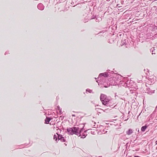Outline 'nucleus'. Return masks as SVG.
Returning a JSON list of instances; mask_svg holds the SVG:
<instances>
[{
  "label": "nucleus",
  "mask_w": 157,
  "mask_h": 157,
  "mask_svg": "<svg viewBox=\"0 0 157 157\" xmlns=\"http://www.w3.org/2000/svg\"><path fill=\"white\" fill-rule=\"evenodd\" d=\"M100 99L103 105L109 107H110V106L112 105L110 100L106 95L102 94H101Z\"/></svg>",
  "instance_id": "nucleus-1"
},
{
  "label": "nucleus",
  "mask_w": 157,
  "mask_h": 157,
  "mask_svg": "<svg viewBox=\"0 0 157 157\" xmlns=\"http://www.w3.org/2000/svg\"><path fill=\"white\" fill-rule=\"evenodd\" d=\"M68 134L69 135H73L74 134L79 136V132H77L76 127H73L72 128H69L67 129Z\"/></svg>",
  "instance_id": "nucleus-2"
},
{
  "label": "nucleus",
  "mask_w": 157,
  "mask_h": 157,
  "mask_svg": "<svg viewBox=\"0 0 157 157\" xmlns=\"http://www.w3.org/2000/svg\"><path fill=\"white\" fill-rule=\"evenodd\" d=\"M85 126V124L83 123H81L79 124L78 127H76L77 130V132H79V136H81V133L83 132V131L85 130L84 129V128Z\"/></svg>",
  "instance_id": "nucleus-3"
},
{
  "label": "nucleus",
  "mask_w": 157,
  "mask_h": 157,
  "mask_svg": "<svg viewBox=\"0 0 157 157\" xmlns=\"http://www.w3.org/2000/svg\"><path fill=\"white\" fill-rule=\"evenodd\" d=\"M109 75L108 72H105L104 73H101L99 74V75L98 79H99L98 80H100L101 81V82H104L105 81H103V80H104V77H107L109 76Z\"/></svg>",
  "instance_id": "nucleus-4"
},
{
  "label": "nucleus",
  "mask_w": 157,
  "mask_h": 157,
  "mask_svg": "<svg viewBox=\"0 0 157 157\" xmlns=\"http://www.w3.org/2000/svg\"><path fill=\"white\" fill-rule=\"evenodd\" d=\"M133 82L132 80H128L125 83L126 85L128 87H130L132 88H133V85H132V83H133Z\"/></svg>",
  "instance_id": "nucleus-5"
},
{
  "label": "nucleus",
  "mask_w": 157,
  "mask_h": 157,
  "mask_svg": "<svg viewBox=\"0 0 157 157\" xmlns=\"http://www.w3.org/2000/svg\"><path fill=\"white\" fill-rule=\"evenodd\" d=\"M146 92L148 94L151 95L154 93L155 90H151L150 88H147L146 90Z\"/></svg>",
  "instance_id": "nucleus-6"
},
{
  "label": "nucleus",
  "mask_w": 157,
  "mask_h": 157,
  "mask_svg": "<svg viewBox=\"0 0 157 157\" xmlns=\"http://www.w3.org/2000/svg\"><path fill=\"white\" fill-rule=\"evenodd\" d=\"M60 140L62 142H65L66 140L61 135H58V140Z\"/></svg>",
  "instance_id": "nucleus-7"
},
{
  "label": "nucleus",
  "mask_w": 157,
  "mask_h": 157,
  "mask_svg": "<svg viewBox=\"0 0 157 157\" xmlns=\"http://www.w3.org/2000/svg\"><path fill=\"white\" fill-rule=\"evenodd\" d=\"M37 7L39 10H43L44 9V6L42 4L40 3L38 5Z\"/></svg>",
  "instance_id": "nucleus-8"
},
{
  "label": "nucleus",
  "mask_w": 157,
  "mask_h": 157,
  "mask_svg": "<svg viewBox=\"0 0 157 157\" xmlns=\"http://www.w3.org/2000/svg\"><path fill=\"white\" fill-rule=\"evenodd\" d=\"M94 19V17L90 18V17L89 16V15H88L85 18L84 22H87L89 20L92 19Z\"/></svg>",
  "instance_id": "nucleus-9"
},
{
  "label": "nucleus",
  "mask_w": 157,
  "mask_h": 157,
  "mask_svg": "<svg viewBox=\"0 0 157 157\" xmlns=\"http://www.w3.org/2000/svg\"><path fill=\"white\" fill-rule=\"evenodd\" d=\"M87 130H85L84 131V132L82 134H81V138H84L86 136H87V134L86 133Z\"/></svg>",
  "instance_id": "nucleus-10"
},
{
  "label": "nucleus",
  "mask_w": 157,
  "mask_h": 157,
  "mask_svg": "<svg viewBox=\"0 0 157 157\" xmlns=\"http://www.w3.org/2000/svg\"><path fill=\"white\" fill-rule=\"evenodd\" d=\"M51 118H50L48 117H47L45 120V123L46 124H49V121L51 120Z\"/></svg>",
  "instance_id": "nucleus-11"
},
{
  "label": "nucleus",
  "mask_w": 157,
  "mask_h": 157,
  "mask_svg": "<svg viewBox=\"0 0 157 157\" xmlns=\"http://www.w3.org/2000/svg\"><path fill=\"white\" fill-rule=\"evenodd\" d=\"M128 41V39H124L123 40H122L121 41L122 45H126Z\"/></svg>",
  "instance_id": "nucleus-12"
},
{
  "label": "nucleus",
  "mask_w": 157,
  "mask_h": 157,
  "mask_svg": "<svg viewBox=\"0 0 157 157\" xmlns=\"http://www.w3.org/2000/svg\"><path fill=\"white\" fill-rule=\"evenodd\" d=\"M132 133V131L131 129H129L126 132V134L128 135H130Z\"/></svg>",
  "instance_id": "nucleus-13"
},
{
  "label": "nucleus",
  "mask_w": 157,
  "mask_h": 157,
  "mask_svg": "<svg viewBox=\"0 0 157 157\" xmlns=\"http://www.w3.org/2000/svg\"><path fill=\"white\" fill-rule=\"evenodd\" d=\"M144 77L142 75H140L139 76L138 78V81L140 82V81H142V80L143 79V78Z\"/></svg>",
  "instance_id": "nucleus-14"
},
{
  "label": "nucleus",
  "mask_w": 157,
  "mask_h": 157,
  "mask_svg": "<svg viewBox=\"0 0 157 157\" xmlns=\"http://www.w3.org/2000/svg\"><path fill=\"white\" fill-rule=\"evenodd\" d=\"M56 135H55L54 136L53 139H56V141L57 142V140H58V135H59V134H58L57 133H56Z\"/></svg>",
  "instance_id": "nucleus-15"
},
{
  "label": "nucleus",
  "mask_w": 157,
  "mask_h": 157,
  "mask_svg": "<svg viewBox=\"0 0 157 157\" xmlns=\"http://www.w3.org/2000/svg\"><path fill=\"white\" fill-rule=\"evenodd\" d=\"M155 49L154 48H153V47L152 48L150 49V52H152V54H155Z\"/></svg>",
  "instance_id": "nucleus-16"
},
{
  "label": "nucleus",
  "mask_w": 157,
  "mask_h": 157,
  "mask_svg": "<svg viewBox=\"0 0 157 157\" xmlns=\"http://www.w3.org/2000/svg\"><path fill=\"white\" fill-rule=\"evenodd\" d=\"M147 126L146 125H145L144 126H142L141 128V130L143 132L145 130L146 128H147Z\"/></svg>",
  "instance_id": "nucleus-17"
},
{
  "label": "nucleus",
  "mask_w": 157,
  "mask_h": 157,
  "mask_svg": "<svg viewBox=\"0 0 157 157\" xmlns=\"http://www.w3.org/2000/svg\"><path fill=\"white\" fill-rule=\"evenodd\" d=\"M86 92H88L89 93H94V92H93V91L92 90H90V89H87L86 90Z\"/></svg>",
  "instance_id": "nucleus-18"
},
{
  "label": "nucleus",
  "mask_w": 157,
  "mask_h": 157,
  "mask_svg": "<svg viewBox=\"0 0 157 157\" xmlns=\"http://www.w3.org/2000/svg\"><path fill=\"white\" fill-rule=\"evenodd\" d=\"M57 109L59 111V112L60 114L62 113V109L59 106H57Z\"/></svg>",
  "instance_id": "nucleus-19"
},
{
  "label": "nucleus",
  "mask_w": 157,
  "mask_h": 157,
  "mask_svg": "<svg viewBox=\"0 0 157 157\" xmlns=\"http://www.w3.org/2000/svg\"><path fill=\"white\" fill-rule=\"evenodd\" d=\"M155 38H157V33L155 34L154 36L152 37V40H154Z\"/></svg>",
  "instance_id": "nucleus-20"
},
{
  "label": "nucleus",
  "mask_w": 157,
  "mask_h": 157,
  "mask_svg": "<svg viewBox=\"0 0 157 157\" xmlns=\"http://www.w3.org/2000/svg\"><path fill=\"white\" fill-rule=\"evenodd\" d=\"M101 20V18L100 17H99L98 18H97L96 19V21L97 22H99L100 20Z\"/></svg>",
  "instance_id": "nucleus-21"
},
{
  "label": "nucleus",
  "mask_w": 157,
  "mask_h": 157,
  "mask_svg": "<svg viewBox=\"0 0 157 157\" xmlns=\"http://www.w3.org/2000/svg\"><path fill=\"white\" fill-rule=\"evenodd\" d=\"M104 132V131L103 130V132H101V133H104V134L105 133V132ZM107 132V131H106L105 133H106Z\"/></svg>",
  "instance_id": "nucleus-22"
},
{
  "label": "nucleus",
  "mask_w": 157,
  "mask_h": 157,
  "mask_svg": "<svg viewBox=\"0 0 157 157\" xmlns=\"http://www.w3.org/2000/svg\"><path fill=\"white\" fill-rule=\"evenodd\" d=\"M8 53V52H6L5 53V55H6Z\"/></svg>",
  "instance_id": "nucleus-23"
},
{
  "label": "nucleus",
  "mask_w": 157,
  "mask_h": 157,
  "mask_svg": "<svg viewBox=\"0 0 157 157\" xmlns=\"http://www.w3.org/2000/svg\"><path fill=\"white\" fill-rule=\"evenodd\" d=\"M93 17H94V19L95 18V17L94 16H93L91 17H90V18H93Z\"/></svg>",
  "instance_id": "nucleus-24"
},
{
  "label": "nucleus",
  "mask_w": 157,
  "mask_h": 157,
  "mask_svg": "<svg viewBox=\"0 0 157 157\" xmlns=\"http://www.w3.org/2000/svg\"><path fill=\"white\" fill-rule=\"evenodd\" d=\"M72 116H73V117H75V115H74V114H73V115H72Z\"/></svg>",
  "instance_id": "nucleus-25"
},
{
  "label": "nucleus",
  "mask_w": 157,
  "mask_h": 157,
  "mask_svg": "<svg viewBox=\"0 0 157 157\" xmlns=\"http://www.w3.org/2000/svg\"><path fill=\"white\" fill-rule=\"evenodd\" d=\"M135 157H139V156H135Z\"/></svg>",
  "instance_id": "nucleus-26"
},
{
  "label": "nucleus",
  "mask_w": 157,
  "mask_h": 157,
  "mask_svg": "<svg viewBox=\"0 0 157 157\" xmlns=\"http://www.w3.org/2000/svg\"><path fill=\"white\" fill-rule=\"evenodd\" d=\"M137 129H136V131H137H137H139V129H138V130H137Z\"/></svg>",
  "instance_id": "nucleus-27"
},
{
  "label": "nucleus",
  "mask_w": 157,
  "mask_h": 157,
  "mask_svg": "<svg viewBox=\"0 0 157 157\" xmlns=\"http://www.w3.org/2000/svg\"><path fill=\"white\" fill-rule=\"evenodd\" d=\"M137 129H136V131H137H137H139V129H138V130H137Z\"/></svg>",
  "instance_id": "nucleus-28"
},
{
  "label": "nucleus",
  "mask_w": 157,
  "mask_h": 157,
  "mask_svg": "<svg viewBox=\"0 0 157 157\" xmlns=\"http://www.w3.org/2000/svg\"><path fill=\"white\" fill-rule=\"evenodd\" d=\"M137 129H136V131H137H137H139V129H138V130H137Z\"/></svg>",
  "instance_id": "nucleus-29"
},
{
  "label": "nucleus",
  "mask_w": 157,
  "mask_h": 157,
  "mask_svg": "<svg viewBox=\"0 0 157 157\" xmlns=\"http://www.w3.org/2000/svg\"><path fill=\"white\" fill-rule=\"evenodd\" d=\"M156 144H157V140L155 142Z\"/></svg>",
  "instance_id": "nucleus-30"
},
{
  "label": "nucleus",
  "mask_w": 157,
  "mask_h": 157,
  "mask_svg": "<svg viewBox=\"0 0 157 157\" xmlns=\"http://www.w3.org/2000/svg\"><path fill=\"white\" fill-rule=\"evenodd\" d=\"M98 157H102V156H98Z\"/></svg>",
  "instance_id": "nucleus-31"
},
{
  "label": "nucleus",
  "mask_w": 157,
  "mask_h": 157,
  "mask_svg": "<svg viewBox=\"0 0 157 157\" xmlns=\"http://www.w3.org/2000/svg\"><path fill=\"white\" fill-rule=\"evenodd\" d=\"M106 0L108 1H109L110 0Z\"/></svg>",
  "instance_id": "nucleus-32"
},
{
  "label": "nucleus",
  "mask_w": 157,
  "mask_h": 157,
  "mask_svg": "<svg viewBox=\"0 0 157 157\" xmlns=\"http://www.w3.org/2000/svg\"><path fill=\"white\" fill-rule=\"evenodd\" d=\"M96 82H98V80L96 81Z\"/></svg>",
  "instance_id": "nucleus-33"
},
{
  "label": "nucleus",
  "mask_w": 157,
  "mask_h": 157,
  "mask_svg": "<svg viewBox=\"0 0 157 157\" xmlns=\"http://www.w3.org/2000/svg\"><path fill=\"white\" fill-rule=\"evenodd\" d=\"M95 78V79H97L96 78Z\"/></svg>",
  "instance_id": "nucleus-34"
}]
</instances>
